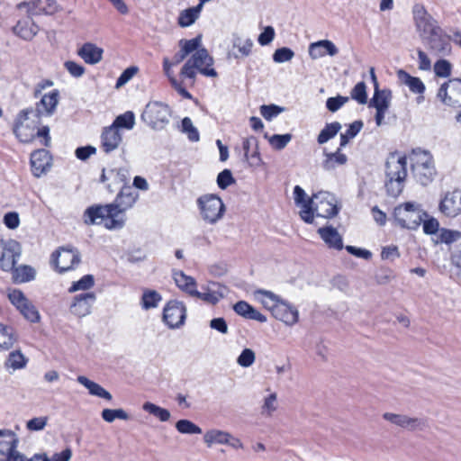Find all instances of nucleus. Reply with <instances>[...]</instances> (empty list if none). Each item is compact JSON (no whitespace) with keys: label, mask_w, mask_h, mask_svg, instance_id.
Listing matches in <instances>:
<instances>
[{"label":"nucleus","mask_w":461,"mask_h":461,"mask_svg":"<svg viewBox=\"0 0 461 461\" xmlns=\"http://www.w3.org/2000/svg\"><path fill=\"white\" fill-rule=\"evenodd\" d=\"M136 202V195L122 191L115 202L106 205L92 206L85 212L86 224H103L108 230H121L125 225V211Z\"/></svg>","instance_id":"nucleus-1"},{"label":"nucleus","mask_w":461,"mask_h":461,"mask_svg":"<svg viewBox=\"0 0 461 461\" xmlns=\"http://www.w3.org/2000/svg\"><path fill=\"white\" fill-rule=\"evenodd\" d=\"M40 116L32 109L20 112L16 118L14 132L22 142H31L36 137L41 138V144L48 147L50 143V129L47 126L39 129Z\"/></svg>","instance_id":"nucleus-2"},{"label":"nucleus","mask_w":461,"mask_h":461,"mask_svg":"<svg viewBox=\"0 0 461 461\" xmlns=\"http://www.w3.org/2000/svg\"><path fill=\"white\" fill-rule=\"evenodd\" d=\"M407 176V158L399 153H391L385 163V188L389 195L397 197L403 189Z\"/></svg>","instance_id":"nucleus-3"},{"label":"nucleus","mask_w":461,"mask_h":461,"mask_svg":"<svg viewBox=\"0 0 461 461\" xmlns=\"http://www.w3.org/2000/svg\"><path fill=\"white\" fill-rule=\"evenodd\" d=\"M213 65V59L208 53L204 48H198L193 53L191 57L184 64L180 76L192 79H195L197 71L206 77H215L217 72L214 68H211Z\"/></svg>","instance_id":"nucleus-4"},{"label":"nucleus","mask_w":461,"mask_h":461,"mask_svg":"<svg viewBox=\"0 0 461 461\" xmlns=\"http://www.w3.org/2000/svg\"><path fill=\"white\" fill-rule=\"evenodd\" d=\"M423 217H427V214L416 203L407 202L393 210L395 224L403 229L416 230L421 224Z\"/></svg>","instance_id":"nucleus-5"},{"label":"nucleus","mask_w":461,"mask_h":461,"mask_svg":"<svg viewBox=\"0 0 461 461\" xmlns=\"http://www.w3.org/2000/svg\"><path fill=\"white\" fill-rule=\"evenodd\" d=\"M411 171L416 180L422 185H429L435 175V167L430 153L421 149H414L410 155Z\"/></svg>","instance_id":"nucleus-6"},{"label":"nucleus","mask_w":461,"mask_h":461,"mask_svg":"<svg viewBox=\"0 0 461 461\" xmlns=\"http://www.w3.org/2000/svg\"><path fill=\"white\" fill-rule=\"evenodd\" d=\"M171 110L169 106L159 101L149 102L141 113V120L151 129L163 130L169 122Z\"/></svg>","instance_id":"nucleus-7"},{"label":"nucleus","mask_w":461,"mask_h":461,"mask_svg":"<svg viewBox=\"0 0 461 461\" xmlns=\"http://www.w3.org/2000/svg\"><path fill=\"white\" fill-rule=\"evenodd\" d=\"M197 204L202 219L209 224H215L222 218L225 212L223 202L215 194H206L199 197Z\"/></svg>","instance_id":"nucleus-8"},{"label":"nucleus","mask_w":461,"mask_h":461,"mask_svg":"<svg viewBox=\"0 0 461 461\" xmlns=\"http://www.w3.org/2000/svg\"><path fill=\"white\" fill-rule=\"evenodd\" d=\"M383 418L391 424L411 432L425 431L429 428V420L403 413L384 412Z\"/></svg>","instance_id":"nucleus-9"},{"label":"nucleus","mask_w":461,"mask_h":461,"mask_svg":"<svg viewBox=\"0 0 461 461\" xmlns=\"http://www.w3.org/2000/svg\"><path fill=\"white\" fill-rule=\"evenodd\" d=\"M312 213L318 217L331 218L337 215L339 208L335 196L329 192H320L312 197Z\"/></svg>","instance_id":"nucleus-10"},{"label":"nucleus","mask_w":461,"mask_h":461,"mask_svg":"<svg viewBox=\"0 0 461 461\" xmlns=\"http://www.w3.org/2000/svg\"><path fill=\"white\" fill-rule=\"evenodd\" d=\"M413 15L417 31L423 41L441 30L437 22L422 5H417L414 6Z\"/></svg>","instance_id":"nucleus-11"},{"label":"nucleus","mask_w":461,"mask_h":461,"mask_svg":"<svg viewBox=\"0 0 461 461\" xmlns=\"http://www.w3.org/2000/svg\"><path fill=\"white\" fill-rule=\"evenodd\" d=\"M186 318V308L182 302L169 301L163 310V321L169 329H178L184 325Z\"/></svg>","instance_id":"nucleus-12"},{"label":"nucleus","mask_w":461,"mask_h":461,"mask_svg":"<svg viewBox=\"0 0 461 461\" xmlns=\"http://www.w3.org/2000/svg\"><path fill=\"white\" fill-rule=\"evenodd\" d=\"M21 256V246L14 240H0V268L4 271L14 269Z\"/></svg>","instance_id":"nucleus-13"},{"label":"nucleus","mask_w":461,"mask_h":461,"mask_svg":"<svg viewBox=\"0 0 461 461\" xmlns=\"http://www.w3.org/2000/svg\"><path fill=\"white\" fill-rule=\"evenodd\" d=\"M437 96L447 105H461V79L453 78L442 84Z\"/></svg>","instance_id":"nucleus-14"},{"label":"nucleus","mask_w":461,"mask_h":461,"mask_svg":"<svg viewBox=\"0 0 461 461\" xmlns=\"http://www.w3.org/2000/svg\"><path fill=\"white\" fill-rule=\"evenodd\" d=\"M95 301L96 295L94 292L77 294L72 299L69 311L77 318L86 317L91 313Z\"/></svg>","instance_id":"nucleus-15"},{"label":"nucleus","mask_w":461,"mask_h":461,"mask_svg":"<svg viewBox=\"0 0 461 461\" xmlns=\"http://www.w3.org/2000/svg\"><path fill=\"white\" fill-rule=\"evenodd\" d=\"M56 267L60 273L71 270L80 262V255L77 249L62 248L52 254Z\"/></svg>","instance_id":"nucleus-16"},{"label":"nucleus","mask_w":461,"mask_h":461,"mask_svg":"<svg viewBox=\"0 0 461 461\" xmlns=\"http://www.w3.org/2000/svg\"><path fill=\"white\" fill-rule=\"evenodd\" d=\"M392 99V92L388 89H376L374 93V96L370 100L369 106L375 107L376 110L375 113V123L377 126H381L384 123L385 113L389 109Z\"/></svg>","instance_id":"nucleus-17"},{"label":"nucleus","mask_w":461,"mask_h":461,"mask_svg":"<svg viewBox=\"0 0 461 461\" xmlns=\"http://www.w3.org/2000/svg\"><path fill=\"white\" fill-rule=\"evenodd\" d=\"M439 211L447 218L461 215V191L454 190L445 194L439 203Z\"/></svg>","instance_id":"nucleus-18"},{"label":"nucleus","mask_w":461,"mask_h":461,"mask_svg":"<svg viewBox=\"0 0 461 461\" xmlns=\"http://www.w3.org/2000/svg\"><path fill=\"white\" fill-rule=\"evenodd\" d=\"M427 48L436 56L445 57L451 53L450 39L442 30L423 41Z\"/></svg>","instance_id":"nucleus-19"},{"label":"nucleus","mask_w":461,"mask_h":461,"mask_svg":"<svg viewBox=\"0 0 461 461\" xmlns=\"http://www.w3.org/2000/svg\"><path fill=\"white\" fill-rule=\"evenodd\" d=\"M226 288L219 283H211L203 287V292L194 291L193 297L209 304H216L225 295Z\"/></svg>","instance_id":"nucleus-20"},{"label":"nucleus","mask_w":461,"mask_h":461,"mask_svg":"<svg viewBox=\"0 0 461 461\" xmlns=\"http://www.w3.org/2000/svg\"><path fill=\"white\" fill-rule=\"evenodd\" d=\"M308 53L312 59H319L325 56H337L339 49L331 41L321 40L309 45Z\"/></svg>","instance_id":"nucleus-21"},{"label":"nucleus","mask_w":461,"mask_h":461,"mask_svg":"<svg viewBox=\"0 0 461 461\" xmlns=\"http://www.w3.org/2000/svg\"><path fill=\"white\" fill-rule=\"evenodd\" d=\"M294 198L295 204L301 207L299 212L301 218L307 223H312V198H308L304 190L299 185H295L294 188Z\"/></svg>","instance_id":"nucleus-22"},{"label":"nucleus","mask_w":461,"mask_h":461,"mask_svg":"<svg viewBox=\"0 0 461 461\" xmlns=\"http://www.w3.org/2000/svg\"><path fill=\"white\" fill-rule=\"evenodd\" d=\"M122 140L120 131L110 125L102 131L100 148L104 153H110L119 147Z\"/></svg>","instance_id":"nucleus-23"},{"label":"nucleus","mask_w":461,"mask_h":461,"mask_svg":"<svg viewBox=\"0 0 461 461\" xmlns=\"http://www.w3.org/2000/svg\"><path fill=\"white\" fill-rule=\"evenodd\" d=\"M272 314L276 319L289 326H292L298 321L297 309L283 300L277 304V306H276Z\"/></svg>","instance_id":"nucleus-24"},{"label":"nucleus","mask_w":461,"mask_h":461,"mask_svg":"<svg viewBox=\"0 0 461 461\" xmlns=\"http://www.w3.org/2000/svg\"><path fill=\"white\" fill-rule=\"evenodd\" d=\"M244 156L251 167H260L264 164L259 151L258 140L256 137L250 136L243 140Z\"/></svg>","instance_id":"nucleus-25"},{"label":"nucleus","mask_w":461,"mask_h":461,"mask_svg":"<svg viewBox=\"0 0 461 461\" xmlns=\"http://www.w3.org/2000/svg\"><path fill=\"white\" fill-rule=\"evenodd\" d=\"M59 93L56 89L49 94H45L33 111L38 113L39 116L41 114L51 115L59 104Z\"/></svg>","instance_id":"nucleus-26"},{"label":"nucleus","mask_w":461,"mask_h":461,"mask_svg":"<svg viewBox=\"0 0 461 461\" xmlns=\"http://www.w3.org/2000/svg\"><path fill=\"white\" fill-rule=\"evenodd\" d=\"M50 164L49 153L46 149H38L31 155L32 170L35 176L39 177L46 171Z\"/></svg>","instance_id":"nucleus-27"},{"label":"nucleus","mask_w":461,"mask_h":461,"mask_svg":"<svg viewBox=\"0 0 461 461\" xmlns=\"http://www.w3.org/2000/svg\"><path fill=\"white\" fill-rule=\"evenodd\" d=\"M318 233L329 248L340 250L343 249V241L337 229L332 226L319 228Z\"/></svg>","instance_id":"nucleus-28"},{"label":"nucleus","mask_w":461,"mask_h":461,"mask_svg":"<svg viewBox=\"0 0 461 461\" xmlns=\"http://www.w3.org/2000/svg\"><path fill=\"white\" fill-rule=\"evenodd\" d=\"M26 5L32 15L53 14L58 10L56 0H31Z\"/></svg>","instance_id":"nucleus-29"},{"label":"nucleus","mask_w":461,"mask_h":461,"mask_svg":"<svg viewBox=\"0 0 461 461\" xmlns=\"http://www.w3.org/2000/svg\"><path fill=\"white\" fill-rule=\"evenodd\" d=\"M202 39L201 36H197L191 40H180L179 41V47L180 50L175 54L173 57V60L175 64H179L184 59L193 53L195 50H197L201 46Z\"/></svg>","instance_id":"nucleus-30"},{"label":"nucleus","mask_w":461,"mask_h":461,"mask_svg":"<svg viewBox=\"0 0 461 461\" xmlns=\"http://www.w3.org/2000/svg\"><path fill=\"white\" fill-rule=\"evenodd\" d=\"M323 156L325 158L321 163V167L326 171L334 170L337 167L343 166L348 161V157L340 152V148L335 152H328L324 149Z\"/></svg>","instance_id":"nucleus-31"},{"label":"nucleus","mask_w":461,"mask_h":461,"mask_svg":"<svg viewBox=\"0 0 461 461\" xmlns=\"http://www.w3.org/2000/svg\"><path fill=\"white\" fill-rule=\"evenodd\" d=\"M103 49L93 43H85L77 51V54L87 64H96L103 57Z\"/></svg>","instance_id":"nucleus-32"},{"label":"nucleus","mask_w":461,"mask_h":461,"mask_svg":"<svg viewBox=\"0 0 461 461\" xmlns=\"http://www.w3.org/2000/svg\"><path fill=\"white\" fill-rule=\"evenodd\" d=\"M14 32L16 35L24 40H31L37 34L38 26L28 17L19 21L14 27Z\"/></svg>","instance_id":"nucleus-33"},{"label":"nucleus","mask_w":461,"mask_h":461,"mask_svg":"<svg viewBox=\"0 0 461 461\" xmlns=\"http://www.w3.org/2000/svg\"><path fill=\"white\" fill-rule=\"evenodd\" d=\"M77 380L80 384H82L88 390L90 394L100 398H104L107 401H111L113 399L112 394L108 391H106L97 383L89 380L87 377L84 375H79L77 376Z\"/></svg>","instance_id":"nucleus-34"},{"label":"nucleus","mask_w":461,"mask_h":461,"mask_svg":"<svg viewBox=\"0 0 461 461\" xmlns=\"http://www.w3.org/2000/svg\"><path fill=\"white\" fill-rule=\"evenodd\" d=\"M173 278L179 289L187 293L191 296L194 294L196 290V282L194 278L185 275L183 271H175L173 273Z\"/></svg>","instance_id":"nucleus-35"},{"label":"nucleus","mask_w":461,"mask_h":461,"mask_svg":"<svg viewBox=\"0 0 461 461\" xmlns=\"http://www.w3.org/2000/svg\"><path fill=\"white\" fill-rule=\"evenodd\" d=\"M16 434L10 429H0V455H5L16 448L18 444Z\"/></svg>","instance_id":"nucleus-36"},{"label":"nucleus","mask_w":461,"mask_h":461,"mask_svg":"<svg viewBox=\"0 0 461 461\" xmlns=\"http://www.w3.org/2000/svg\"><path fill=\"white\" fill-rule=\"evenodd\" d=\"M397 77L400 82L406 85L412 93H424L425 86L419 77H412L402 69L397 71Z\"/></svg>","instance_id":"nucleus-37"},{"label":"nucleus","mask_w":461,"mask_h":461,"mask_svg":"<svg viewBox=\"0 0 461 461\" xmlns=\"http://www.w3.org/2000/svg\"><path fill=\"white\" fill-rule=\"evenodd\" d=\"M254 296L257 301H258L266 309L269 310L271 312L282 301L280 297L274 293L262 289L255 291Z\"/></svg>","instance_id":"nucleus-38"},{"label":"nucleus","mask_w":461,"mask_h":461,"mask_svg":"<svg viewBox=\"0 0 461 461\" xmlns=\"http://www.w3.org/2000/svg\"><path fill=\"white\" fill-rule=\"evenodd\" d=\"M229 438H231V434L220 429H210L203 436V440L208 447L212 444L225 445L229 442Z\"/></svg>","instance_id":"nucleus-39"},{"label":"nucleus","mask_w":461,"mask_h":461,"mask_svg":"<svg viewBox=\"0 0 461 461\" xmlns=\"http://www.w3.org/2000/svg\"><path fill=\"white\" fill-rule=\"evenodd\" d=\"M201 11L202 5H197L182 11L178 16V24L181 27L191 26L199 18Z\"/></svg>","instance_id":"nucleus-40"},{"label":"nucleus","mask_w":461,"mask_h":461,"mask_svg":"<svg viewBox=\"0 0 461 461\" xmlns=\"http://www.w3.org/2000/svg\"><path fill=\"white\" fill-rule=\"evenodd\" d=\"M16 339L14 329L0 323V351L10 349Z\"/></svg>","instance_id":"nucleus-41"},{"label":"nucleus","mask_w":461,"mask_h":461,"mask_svg":"<svg viewBox=\"0 0 461 461\" xmlns=\"http://www.w3.org/2000/svg\"><path fill=\"white\" fill-rule=\"evenodd\" d=\"M27 362L28 359L24 355L20 350H15L8 355L5 362V367L7 370L12 369V371H16L24 368Z\"/></svg>","instance_id":"nucleus-42"},{"label":"nucleus","mask_w":461,"mask_h":461,"mask_svg":"<svg viewBox=\"0 0 461 461\" xmlns=\"http://www.w3.org/2000/svg\"><path fill=\"white\" fill-rule=\"evenodd\" d=\"M233 48L238 49L239 54L234 53L233 56L235 59H239L240 57H248L252 50L253 41L249 38L243 39L241 37H234Z\"/></svg>","instance_id":"nucleus-43"},{"label":"nucleus","mask_w":461,"mask_h":461,"mask_svg":"<svg viewBox=\"0 0 461 461\" xmlns=\"http://www.w3.org/2000/svg\"><path fill=\"white\" fill-rule=\"evenodd\" d=\"M161 300L162 297L157 291L147 289L142 294L140 304L142 309L149 310L156 308Z\"/></svg>","instance_id":"nucleus-44"},{"label":"nucleus","mask_w":461,"mask_h":461,"mask_svg":"<svg viewBox=\"0 0 461 461\" xmlns=\"http://www.w3.org/2000/svg\"><path fill=\"white\" fill-rule=\"evenodd\" d=\"M341 124L338 122L327 123L318 135L317 141L319 144H324L334 138L340 131Z\"/></svg>","instance_id":"nucleus-45"},{"label":"nucleus","mask_w":461,"mask_h":461,"mask_svg":"<svg viewBox=\"0 0 461 461\" xmlns=\"http://www.w3.org/2000/svg\"><path fill=\"white\" fill-rule=\"evenodd\" d=\"M34 269L29 266H21L14 267L13 278L17 283L28 282L34 278Z\"/></svg>","instance_id":"nucleus-46"},{"label":"nucleus","mask_w":461,"mask_h":461,"mask_svg":"<svg viewBox=\"0 0 461 461\" xmlns=\"http://www.w3.org/2000/svg\"><path fill=\"white\" fill-rule=\"evenodd\" d=\"M135 124V116L132 112H126L123 114H121L116 117L113 121L112 127L119 130L120 128H125L127 130H131Z\"/></svg>","instance_id":"nucleus-47"},{"label":"nucleus","mask_w":461,"mask_h":461,"mask_svg":"<svg viewBox=\"0 0 461 461\" xmlns=\"http://www.w3.org/2000/svg\"><path fill=\"white\" fill-rule=\"evenodd\" d=\"M143 410L157 417L160 421H167L170 419L168 410L161 408L152 402H147L142 406Z\"/></svg>","instance_id":"nucleus-48"},{"label":"nucleus","mask_w":461,"mask_h":461,"mask_svg":"<svg viewBox=\"0 0 461 461\" xmlns=\"http://www.w3.org/2000/svg\"><path fill=\"white\" fill-rule=\"evenodd\" d=\"M277 410V394L276 393H270L264 398L261 407V414L265 417H271Z\"/></svg>","instance_id":"nucleus-49"},{"label":"nucleus","mask_w":461,"mask_h":461,"mask_svg":"<svg viewBox=\"0 0 461 461\" xmlns=\"http://www.w3.org/2000/svg\"><path fill=\"white\" fill-rule=\"evenodd\" d=\"M128 171L124 168L111 169L109 170V177L112 178V183L108 185V188L113 192L112 185H117L121 188L126 184Z\"/></svg>","instance_id":"nucleus-50"},{"label":"nucleus","mask_w":461,"mask_h":461,"mask_svg":"<svg viewBox=\"0 0 461 461\" xmlns=\"http://www.w3.org/2000/svg\"><path fill=\"white\" fill-rule=\"evenodd\" d=\"M101 415L102 418L109 423L113 422L115 419L123 420L130 419L129 414L122 409H104Z\"/></svg>","instance_id":"nucleus-51"},{"label":"nucleus","mask_w":461,"mask_h":461,"mask_svg":"<svg viewBox=\"0 0 461 461\" xmlns=\"http://www.w3.org/2000/svg\"><path fill=\"white\" fill-rule=\"evenodd\" d=\"M176 429L182 434H201L202 429L189 420H179Z\"/></svg>","instance_id":"nucleus-52"},{"label":"nucleus","mask_w":461,"mask_h":461,"mask_svg":"<svg viewBox=\"0 0 461 461\" xmlns=\"http://www.w3.org/2000/svg\"><path fill=\"white\" fill-rule=\"evenodd\" d=\"M95 285V279L92 275H86L77 282H73L72 285L68 288L69 293L77 291H86L92 288Z\"/></svg>","instance_id":"nucleus-53"},{"label":"nucleus","mask_w":461,"mask_h":461,"mask_svg":"<svg viewBox=\"0 0 461 461\" xmlns=\"http://www.w3.org/2000/svg\"><path fill=\"white\" fill-rule=\"evenodd\" d=\"M434 73L438 77H448L451 75L452 65L447 59H438L433 67Z\"/></svg>","instance_id":"nucleus-54"},{"label":"nucleus","mask_w":461,"mask_h":461,"mask_svg":"<svg viewBox=\"0 0 461 461\" xmlns=\"http://www.w3.org/2000/svg\"><path fill=\"white\" fill-rule=\"evenodd\" d=\"M294 52L287 47L276 49L273 54V60L276 63H284L293 59Z\"/></svg>","instance_id":"nucleus-55"},{"label":"nucleus","mask_w":461,"mask_h":461,"mask_svg":"<svg viewBox=\"0 0 461 461\" xmlns=\"http://www.w3.org/2000/svg\"><path fill=\"white\" fill-rule=\"evenodd\" d=\"M351 97L361 104H366V86L364 82H359L354 86L351 91Z\"/></svg>","instance_id":"nucleus-56"},{"label":"nucleus","mask_w":461,"mask_h":461,"mask_svg":"<svg viewBox=\"0 0 461 461\" xmlns=\"http://www.w3.org/2000/svg\"><path fill=\"white\" fill-rule=\"evenodd\" d=\"M256 360L255 352L250 348H245L237 358V363L242 367L251 366Z\"/></svg>","instance_id":"nucleus-57"},{"label":"nucleus","mask_w":461,"mask_h":461,"mask_svg":"<svg viewBox=\"0 0 461 461\" xmlns=\"http://www.w3.org/2000/svg\"><path fill=\"white\" fill-rule=\"evenodd\" d=\"M182 131L187 134V137L191 141H198L199 140L198 131L193 125V122L190 118L185 117L182 120Z\"/></svg>","instance_id":"nucleus-58"},{"label":"nucleus","mask_w":461,"mask_h":461,"mask_svg":"<svg viewBox=\"0 0 461 461\" xmlns=\"http://www.w3.org/2000/svg\"><path fill=\"white\" fill-rule=\"evenodd\" d=\"M461 239V231L456 230L442 229L439 234V240L442 243L451 244Z\"/></svg>","instance_id":"nucleus-59"},{"label":"nucleus","mask_w":461,"mask_h":461,"mask_svg":"<svg viewBox=\"0 0 461 461\" xmlns=\"http://www.w3.org/2000/svg\"><path fill=\"white\" fill-rule=\"evenodd\" d=\"M291 134H275L268 139L270 145L276 149H283L291 140Z\"/></svg>","instance_id":"nucleus-60"},{"label":"nucleus","mask_w":461,"mask_h":461,"mask_svg":"<svg viewBox=\"0 0 461 461\" xmlns=\"http://www.w3.org/2000/svg\"><path fill=\"white\" fill-rule=\"evenodd\" d=\"M283 111V107L277 106L276 104H264L260 106V113L267 121H271L274 117L277 116Z\"/></svg>","instance_id":"nucleus-61"},{"label":"nucleus","mask_w":461,"mask_h":461,"mask_svg":"<svg viewBox=\"0 0 461 461\" xmlns=\"http://www.w3.org/2000/svg\"><path fill=\"white\" fill-rule=\"evenodd\" d=\"M19 311L30 321L35 322L40 319V315L35 307L27 300L24 306H22Z\"/></svg>","instance_id":"nucleus-62"},{"label":"nucleus","mask_w":461,"mask_h":461,"mask_svg":"<svg viewBox=\"0 0 461 461\" xmlns=\"http://www.w3.org/2000/svg\"><path fill=\"white\" fill-rule=\"evenodd\" d=\"M348 101V97L338 95L336 97H330L326 101V106L329 111L337 112Z\"/></svg>","instance_id":"nucleus-63"},{"label":"nucleus","mask_w":461,"mask_h":461,"mask_svg":"<svg viewBox=\"0 0 461 461\" xmlns=\"http://www.w3.org/2000/svg\"><path fill=\"white\" fill-rule=\"evenodd\" d=\"M235 182L230 170L224 169L217 176V184L220 188L226 189Z\"/></svg>","instance_id":"nucleus-64"}]
</instances>
